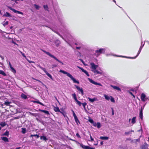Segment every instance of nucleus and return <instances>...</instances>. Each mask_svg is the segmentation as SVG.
<instances>
[{"label": "nucleus", "instance_id": "1", "mask_svg": "<svg viewBox=\"0 0 149 149\" xmlns=\"http://www.w3.org/2000/svg\"><path fill=\"white\" fill-rule=\"evenodd\" d=\"M90 65H91V71L95 74H99L102 73V72H100L96 70V69L98 67V65H95L93 63H91Z\"/></svg>", "mask_w": 149, "mask_h": 149}, {"label": "nucleus", "instance_id": "2", "mask_svg": "<svg viewBox=\"0 0 149 149\" xmlns=\"http://www.w3.org/2000/svg\"><path fill=\"white\" fill-rule=\"evenodd\" d=\"M59 72L64 74H66L68 77H70L73 81L74 83H77L78 84H79V82L78 81L76 80V79L69 73L61 70H59Z\"/></svg>", "mask_w": 149, "mask_h": 149}, {"label": "nucleus", "instance_id": "3", "mask_svg": "<svg viewBox=\"0 0 149 149\" xmlns=\"http://www.w3.org/2000/svg\"><path fill=\"white\" fill-rule=\"evenodd\" d=\"M106 49L105 48H100L96 51L95 55L97 56H99L101 54L105 52Z\"/></svg>", "mask_w": 149, "mask_h": 149}, {"label": "nucleus", "instance_id": "4", "mask_svg": "<svg viewBox=\"0 0 149 149\" xmlns=\"http://www.w3.org/2000/svg\"><path fill=\"white\" fill-rule=\"evenodd\" d=\"M45 53H46V54H47V55L55 59L57 61H58L59 62L61 63L62 65L63 64V63L61 61H59L58 59L55 56H54V55H52L51 54H50L49 52H47L45 50H42Z\"/></svg>", "mask_w": 149, "mask_h": 149}, {"label": "nucleus", "instance_id": "5", "mask_svg": "<svg viewBox=\"0 0 149 149\" xmlns=\"http://www.w3.org/2000/svg\"><path fill=\"white\" fill-rule=\"evenodd\" d=\"M104 97L105 99L107 100H110L113 103H114L115 100L114 98L112 96H108V95H106L104 94Z\"/></svg>", "mask_w": 149, "mask_h": 149}, {"label": "nucleus", "instance_id": "6", "mask_svg": "<svg viewBox=\"0 0 149 149\" xmlns=\"http://www.w3.org/2000/svg\"><path fill=\"white\" fill-rule=\"evenodd\" d=\"M8 8L11 10L13 11L14 13H16L18 14H21L22 15H23V13H22L21 12L18 11L17 10H16L13 8L11 7H8Z\"/></svg>", "mask_w": 149, "mask_h": 149}, {"label": "nucleus", "instance_id": "7", "mask_svg": "<svg viewBox=\"0 0 149 149\" xmlns=\"http://www.w3.org/2000/svg\"><path fill=\"white\" fill-rule=\"evenodd\" d=\"M88 80L89 81L91 82V83L95 85H98L100 86H102V85L100 83H97L95 81H94L93 80L91 79H90L89 78H88Z\"/></svg>", "mask_w": 149, "mask_h": 149}, {"label": "nucleus", "instance_id": "8", "mask_svg": "<svg viewBox=\"0 0 149 149\" xmlns=\"http://www.w3.org/2000/svg\"><path fill=\"white\" fill-rule=\"evenodd\" d=\"M141 100L143 102H145L147 100V98H146V95L144 93H142L141 94Z\"/></svg>", "mask_w": 149, "mask_h": 149}, {"label": "nucleus", "instance_id": "9", "mask_svg": "<svg viewBox=\"0 0 149 149\" xmlns=\"http://www.w3.org/2000/svg\"><path fill=\"white\" fill-rule=\"evenodd\" d=\"M75 86L76 87V88L81 93V94L82 95H83L84 94V91L83 90V89L79 87V86H77V85H75Z\"/></svg>", "mask_w": 149, "mask_h": 149}, {"label": "nucleus", "instance_id": "10", "mask_svg": "<svg viewBox=\"0 0 149 149\" xmlns=\"http://www.w3.org/2000/svg\"><path fill=\"white\" fill-rule=\"evenodd\" d=\"M77 67L81 69L82 71L84 72L89 77V75L88 73V72L86 70H84L83 68L80 67L79 66H77Z\"/></svg>", "mask_w": 149, "mask_h": 149}, {"label": "nucleus", "instance_id": "11", "mask_svg": "<svg viewBox=\"0 0 149 149\" xmlns=\"http://www.w3.org/2000/svg\"><path fill=\"white\" fill-rule=\"evenodd\" d=\"M141 52V51L139 50L138 52L137 55H136V56L134 57H127L125 56H118L120 57L126 58H132L134 59V58H135L139 55V54Z\"/></svg>", "mask_w": 149, "mask_h": 149}, {"label": "nucleus", "instance_id": "12", "mask_svg": "<svg viewBox=\"0 0 149 149\" xmlns=\"http://www.w3.org/2000/svg\"><path fill=\"white\" fill-rule=\"evenodd\" d=\"M111 86L114 89H116L120 91H121V89L119 87L113 85H111Z\"/></svg>", "mask_w": 149, "mask_h": 149}, {"label": "nucleus", "instance_id": "13", "mask_svg": "<svg viewBox=\"0 0 149 149\" xmlns=\"http://www.w3.org/2000/svg\"><path fill=\"white\" fill-rule=\"evenodd\" d=\"M54 110L55 112H60L61 113L63 114V112L60 111L59 108L57 107H54Z\"/></svg>", "mask_w": 149, "mask_h": 149}, {"label": "nucleus", "instance_id": "14", "mask_svg": "<svg viewBox=\"0 0 149 149\" xmlns=\"http://www.w3.org/2000/svg\"><path fill=\"white\" fill-rule=\"evenodd\" d=\"M3 16L5 17H11V15L10 13L6 12L3 15Z\"/></svg>", "mask_w": 149, "mask_h": 149}, {"label": "nucleus", "instance_id": "15", "mask_svg": "<svg viewBox=\"0 0 149 149\" xmlns=\"http://www.w3.org/2000/svg\"><path fill=\"white\" fill-rule=\"evenodd\" d=\"M136 122V117H134L131 119V123L132 124V125L135 124Z\"/></svg>", "mask_w": 149, "mask_h": 149}, {"label": "nucleus", "instance_id": "16", "mask_svg": "<svg viewBox=\"0 0 149 149\" xmlns=\"http://www.w3.org/2000/svg\"><path fill=\"white\" fill-rule=\"evenodd\" d=\"M1 139L6 142H8L9 141L8 138L4 136L2 137H1Z\"/></svg>", "mask_w": 149, "mask_h": 149}, {"label": "nucleus", "instance_id": "17", "mask_svg": "<svg viewBox=\"0 0 149 149\" xmlns=\"http://www.w3.org/2000/svg\"><path fill=\"white\" fill-rule=\"evenodd\" d=\"M143 109H141V110L140 111L139 113V117L141 119V120H142L143 119Z\"/></svg>", "mask_w": 149, "mask_h": 149}, {"label": "nucleus", "instance_id": "18", "mask_svg": "<svg viewBox=\"0 0 149 149\" xmlns=\"http://www.w3.org/2000/svg\"><path fill=\"white\" fill-rule=\"evenodd\" d=\"M88 99L89 100V101H90L91 102H93L95 101L96 100V98H91L88 97Z\"/></svg>", "mask_w": 149, "mask_h": 149}, {"label": "nucleus", "instance_id": "19", "mask_svg": "<svg viewBox=\"0 0 149 149\" xmlns=\"http://www.w3.org/2000/svg\"><path fill=\"white\" fill-rule=\"evenodd\" d=\"M81 146L84 149H89V146H86L82 144H80Z\"/></svg>", "mask_w": 149, "mask_h": 149}, {"label": "nucleus", "instance_id": "20", "mask_svg": "<svg viewBox=\"0 0 149 149\" xmlns=\"http://www.w3.org/2000/svg\"><path fill=\"white\" fill-rule=\"evenodd\" d=\"M89 135L90 136V138L89 139H87V140L89 141L92 142L93 141H94V139L92 138L90 134H89Z\"/></svg>", "mask_w": 149, "mask_h": 149}, {"label": "nucleus", "instance_id": "21", "mask_svg": "<svg viewBox=\"0 0 149 149\" xmlns=\"http://www.w3.org/2000/svg\"><path fill=\"white\" fill-rule=\"evenodd\" d=\"M109 137L108 136H101L100 139L102 140H107L109 139Z\"/></svg>", "mask_w": 149, "mask_h": 149}, {"label": "nucleus", "instance_id": "22", "mask_svg": "<svg viewBox=\"0 0 149 149\" xmlns=\"http://www.w3.org/2000/svg\"><path fill=\"white\" fill-rule=\"evenodd\" d=\"M40 139L41 140H43L44 141H46L47 140V139L46 138V136H41L40 137Z\"/></svg>", "mask_w": 149, "mask_h": 149}, {"label": "nucleus", "instance_id": "23", "mask_svg": "<svg viewBox=\"0 0 149 149\" xmlns=\"http://www.w3.org/2000/svg\"><path fill=\"white\" fill-rule=\"evenodd\" d=\"M132 132H134V131L132 130L130 131L125 132V134L126 135H128L130 134H131Z\"/></svg>", "mask_w": 149, "mask_h": 149}, {"label": "nucleus", "instance_id": "24", "mask_svg": "<svg viewBox=\"0 0 149 149\" xmlns=\"http://www.w3.org/2000/svg\"><path fill=\"white\" fill-rule=\"evenodd\" d=\"M11 103V102H9L8 101H6L5 102L4 104L6 106H9Z\"/></svg>", "mask_w": 149, "mask_h": 149}, {"label": "nucleus", "instance_id": "25", "mask_svg": "<svg viewBox=\"0 0 149 149\" xmlns=\"http://www.w3.org/2000/svg\"><path fill=\"white\" fill-rule=\"evenodd\" d=\"M21 97L22 98L26 99L27 98V96L24 94L22 93L21 95Z\"/></svg>", "mask_w": 149, "mask_h": 149}, {"label": "nucleus", "instance_id": "26", "mask_svg": "<svg viewBox=\"0 0 149 149\" xmlns=\"http://www.w3.org/2000/svg\"><path fill=\"white\" fill-rule=\"evenodd\" d=\"M9 41L10 42H12L14 44L16 45L17 46H18V45L14 41V39L12 38Z\"/></svg>", "mask_w": 149, "mask_h": 149}, {"label": "nucleus", "instance_id": "27", "mask_svg": "<svg viewBox=\"0 0 149 149\" xmlns=\"http://www.w3.org/2000/svg\"><path fill=\"white\" fill-rule=\"evenodd\" d=\"M72 95L75 101H76L77 100V98L76 95L75 93L72 94Z\"/></svg>", "mask_w": 149, "mask_h": 149}, {"label": "nucleus", "instance_id": "28", "mask_svg": "<svg viewBox=\"0 0 149 149\" xmlns=\"http://www.w3.org/2000/svg\"><path fill=\"white\" fill-rule=\"evenodd\" d=\"M40 110V111L44 112V113H45V114H49V111H47L43 110Z\"/></svg>", "mask_w": 149, "mask_h": 149}, {"label": "nucleus", "instance_id": "29", "mask_svg": "<svg viewBox=\"0 0 149 149\" xmlns=\"http://www.w3.org/2000/svg\"><path fill=\"white\" fill-rule=\"evenodd\" d=\"M1 74L4 76H6V74L5 73V72L2 70H0V74Z\"/></svg>", "mask_w": 149, "mask_h": 149}, {"label": "nucleus", "instance_id": "30", "mask_svg": "<svg viewBox=\"0 0 149 149\" xmlns=\"http://www.w3.org/2000/svg\"><path fill=\"white\" fill-rule=\"evenodd\" d=\"M10 68L11 71L13 72L15 74L16 73V71L15 69L13 67H11Z\"/></svg>", "mask_w": 149, "mask_h": 149}, {"label": "nucleus", "instance_id": "31", "mask_svg": "<svg viewBox=\"0 0 149 149\" xmlns=\"http://www.w3.org/2000/svg\"><path fill=\"white\" fill-rule=\"evenodd\" d=\"M46 74L47 75V76H48L52 80H53V78L52 75L48 72H47Z\"/></svg>", "mask_w": 149, "mask_h": 149}, {"label": "nucleus", "instance_id": "32", "mask_svg": "<svg viewBox=\"0 0 149 149\" xmlns=\"http://www.w3.org/2000/svg\"><path fill=\"white\" fill-rule=\"evenodd\" d=\"M74 118L76 122V123H77V124L78 125V123L80 124L79 122L77 117L76 118Z\"/></svg>", "mask_w": 149, "mask_h": 149}, {"label": "nucleus", "instance_id": "33", "mask_svg": "<svg viewBox=\"0 0 149 149\" xmlns=\"http://www.w3.org/2000/svg\"><path fill=\"white\" fill-rule=\"evenodd\" d=\"M0 125L2 127H3L6 125V123L4 122H1L0 123Z\"/></svg>", "mask_w": 149, "mask_h": 149}, {"label": "nucleus", "instance_id": "34", "mask_svg": "<svg viewBox=\"0 0 149 149\" xmlns=\"http://www.w3.org/2000/svg\"><path fill=\"white\" fill-rule=\"evenodd\" d=\"M146 145H143L141 147V149H148V148L147 146V144Z\"/></svg>", "mask_w": 149, "mask_h": 149}, {"label": "nucleus", "instance_id": "35", "mask_svg": "<svg viewBox=\"0 0 149 149\" xmlns=\"http://www.w3.org/2000/svg\"><path fill=\"white\" fill-rule=\"evenodd\" d=\"M96 125V127H97V128H100L101 127V125L100 123H97V124Z\"/></svg>", "mask_w": 149, "mask_h": 149}, {"label": "nucleus", "instance_id": "36", "mask_svg": "<svg viewBox=\"0 0 149 149\" xmlns=\"http://www.w3.org/2000/svg\"><path fill=\"white\" fill-rule=\"evenodd\" d=\"M22 132L23 134H25L26 132V129L25 128H22Z\"/></svg>", "mask_w": 149, "mask_h": 149}, {"label": "nucleus", "instance_id": "37", "mask_svg": "<svg viewBox=\"0 0 149 149\" xmlns=\"http://www.w3.org/2000/svg\"><path fill=\"white\" fill-rule=\"evenodd\" d=\"M75 101L77 102V104H78V105L80 106L81 104V103L80 101H78L77 100Z\"/></svg>", "mask_w": 149, "mask_h": 149}, {"label": "nucleus", "instance_id": "38", "mask_svg": "<svg viewBox=\"0 0 149 149\" xmlns=\"http://www.w3.org/2000/svg\"><path fill=\"white\" fill-rule=\"evenodd\" d=\"M88 120L89 122L92 124L94 122V121H93V120L91 118H89Z\"/></svg>", "mask_w": 149, "mask_h": 149}, {"label": "nucleus", "instance_id": "39", "mask_svg": "<svg viewBox=\"0 0 149 149\" xmlns=\"http://www.w3.org/2000/svg\"><path fill=\"white\" fill-rule=\"evenodd\" d=\"M81 104H82V106L84 107V109H86V105L87 104L85 102H84V103H82Z\"/></svg>", "mask_w": 149, "mask_h": 149}, {"label": "nucleus", "instance_id": "40", "mask_svg": "<svg viewBox=\"0 0 149 149\" xmlns=\"http://www.w3.org/2000/svg\"><path fill=\"white\" fill-rule=\"evenodd\" d=\"M34 6H35V8L36 9H39L40 7L39 6H38L36 5V4H34Z\"/></svg>", "mask_w": 149, "mask_h": 149}, {"label": "nucleus", "instance_id": "41", "mask_svg": "<svg viewBox=\"0 0 149 149\" xmlns=\"http://www.w3.org/2000/svg\"><path fill=\"white\" fill-rule=\"evenodd\" d=\"M40 68L45 72V73L47 72L45 68H43L42 67H40Z\"/></svg>", "mask_w": 149, "mask_h": 149}, {"label": "nucleus", "instance_id": "42", "mask_svg": "<svg viewBox=\"0 0 149 149\" xmlns=\"http://www.w3.org/2000/svg\"><path fill=\"white\" fill-rule=\"evenodd\" d=\"M8 134H9L8 132V131H6L4 133V134H3V135H7L8 136Z\"/></svg>", "mask_w": 149, "mask_h": 149}, {"label": "nucleus", "instance_id": "43", "mask_svg": "<svg viewBox=\"0 0 149 149\" xmlns=\"http://www.w3.org/2000/svg\"><path fill=\"white\" fill-rule=\"evenodd\" d=\"M72 111L73 112V116L74 117V118H75L77 117V116H76L75 113L74 111H73L72 110Z\"/></svg>", "mask_w": 149, "mask_h": 149}, {"label": "nucleus", "instance_id": "44", "mask_svg": "<svg viewBox=\"0 0 149 149\" xmlns=\"http://www.w3.org/2000/svg\"><path fill=\"white\" fill-rule=\"evenodd\" d=\"M26 60L30 63H35V62L34 61H29L27 58H26Z\"/></svg>", "mask_w": 149, "mask_h": 149}, {"label": "nucleus", "instance_id": "45", "mask_svg": "<svg viewBox=\"0 0 149 149\" xmlns=\"http://www.w3.org/2000/svg\"><path fill=\"white\" fill-rule=\"evenodd\" d=\"M8 22L6 21L5 22L4 24H3V25L4 26H6V25H8Z\"/></svg>", "mask_w": 149, "mask_h": 149}, {"label": "nucleus", "instance_id": "46", "mask_svg": "<svg viewBox=\"0 0 149 149\" xmlns=\"http://www.w3.org/2000/svg\"><path fill=\"white\" fill-rule=\"evenodd\" d=\"M36 102L37 103H38V104H41V105H42V106L44 105L41 102H40L39 101H36V102L35 101V102Z\"/></svg>", "mask_w": 149, "mask_h": 149}, {"label": "nucleus", "instance_id": "47", "mask_svg": "<svg viewBox=\"0 0 149 149\" xmlns=\"http://www.w3.org/2000/svg\"><path fill=\"white\" fill-rule=\"evenodd\" d=\"M44 8L46 10H48V6H47V5H44Z\"/></svg>", "mask_w": 149, "mask_h": 149}, {"label": "nucleus", "instance_id": "48", "mask_svg": "<svg viewBox=\"0 0 149 149\" xmlns=\"http://www.w3.org/2000/svg\"><path fill=\"white\" fill-rule=\"evenodd\" d=\"M33 79H34V80H36V81H38V82H40V83H42L41 82V81H40V80H38V79H35V78H34L33 77H32V78Z\"/></svg>", "mask_w": 149, "mask_h": 149}, {"label": "nucleus", "instance_id": "49", "mask_svg": "<svg viewBox=\"0 0 149 149\" xmlns=\"http://www.w3.org/2000/svg\"><path fill=\"white\" fill-rule=\"evenodd\" d=\"M21 54L23 56H24V57L26 58H26H26V56H25L24 54V53H23L22 52H21Z\"/></svg>", "mask_w": 149, "mask_h": 149}, {"label": "nucleus", "instance_id": "50", "mask_svg": "<svg viewBox=\"0 0 149 149\" xmlns=\"http://www.w3.org/2000/svg\"><path fill=\"white\" fill-rule=\"evenodd\" d=\"M76 136H77V137L78 138H81V136H80L79 135V133H77L76 134Z\"/></svg>", "mask_w": 149, "mask_h": 149}, {"label": "nucleus", "instance_id": "51", "mask_svg": "<svg viewBox=\"0 0 149 149\" xmlns=\"http://www.w3.org/2000/svg\"><path fill=\"white\" fill-rule=\"evenodd\" d=\"M93 125L95 126V127H96V124H97V123H95L94 122H93V123H92Z\"/></svg>", "mask_w": 149, "mask_h": 149}, {"label": "nucleus", "instance_id": "52", "mask_svg": "<svg viewBox=\"0 0 149 149\" xmlns=\"http://www.w3.org/2000/svg\"><path fill=\"white\" fill-rule=\"evenodd\" d=\"M112 115H114V110L113 109V108H112Z\"/></svg>", "mask_w": 149, "mask_h": 149}, {"label": "nucleus", "instance_id": "53", "mask_svg": "<svg viewBox=\"0 0 149 149\" xmlns=\"http://www.w3.org/2000/svg\"><path fill=\"white\" fill-rule=\"evenodd\" d=\"M143 45H142V46H141L140 47L139 50H140V51H141V49H142V48H143Z\"/></svg>", "mask_w": 149, "mask_h": 149}, {"label": "nucleus", "instance_id": "54", "mask_svg": "<svg viewBox=\"0 0 149 149\" xmlns=\"http://www.w3.org/2000/svg\"><path fill=\"white\" fill-rule=\"evenodd\" d=\"M57 66V65H52V68H55V67H56Z\"/></svg>", "mask_w": 149, "mask_h": 149}, {"label": "nucleus", "instance_id": "55", "mask_svg": "<svg viewBox=\"0 0 149 149\" xmlns=\"http://www.w3.org/2000/svg\"><path fill=\"white\" fill-rule=\"evenodd\" d=\"M129 93L131 94L134 97H135L134 95L132 94V93L131 92H129Z\"/></svg>", "mask_w": 149, "mask_h": 149}, {"label": "nucleus", "instance_id": "56", "mask_svg": "<svg viewBox=\"0 0 149 149\" xmlns=\"http://www.w3.org/2000/svg\"><path fill=\"white\" fill-rule=\"evenodd\" d=\"M98 141H97L96 143H94V145L95 146H97L98 145Z\"/></svg>", "mask_w": 149, "mask_h": 149}, {"label": "nucleus", "instance_id": "57", "mask_svg": "<svg viewBox=\"0 0 149 149\" xmlns=\"http://www.w3.org/2000/svg\"><path fill=\"white\" fill-rule=\"evenodd\" d=\"M9 66H10V68H11V67H13L12 66L10 63L9 62Z\"/></svg>", "mask_w": 149, "mask_h": 149}, {"label": "nucleus", "instance_id": "58", "mask_svg": "<svg viewBox=\"0 0 149 149\" xmlns=\"http://www.w3.org/2000/svg\"><path fill=\"white\" fill-rule=\"evenodd\" d=\"M89 149H95V148L89 147Z\"/></svg>", "mask_w": 149, "mask_h": 149}, {"label": "nucleus", "instance_id": "59", "mask_svg": "<svg viewBox=\"0 0 149 149\" xmlns=\"http://www.w3.org/2000/svg\"><path fill=\"white\" fill-rule=\"evenodd\" d=\"M76 48L77 49H80V47H76Z\"/></svg>", "mask_w": 149, "mask_h": 149}, {"label": "nucleus", "instance_id": "60", "mask_svg": "<svg viewBox=\"0 0 149 149\" xmlns=\"http://www.w3.org/2000/svg\"><path fill=\"white\" fill-rule=\"evenodd\" d=\"M8 38V39L10 40V39H11L12 38H11L9 36H8V38Z\"/></svg>", "mask_w": 149, "mask_h": 149}, {"label": "nucleus", "instance_id": "61", "mask_svg": "<svg viewBox=\"0 0 149 149\" xmlns=\"http://www.w3.org/2000/svg\"><path fill=\"white\" fill-rule=\"evenodd\" d=\"M100 144H101V145H103V141H101V142H100Z\"/></svg>", "mask_w": 149, "mask_h": 149}, {"label": "nucleus", "instance_id": "62", "mask_svg": "<svg viewBox=\"0 0 149 149\" xmlns=\"http://www.w3.org/2000/svg\"><path fill=\"white\" fill-rule=\"evenodd\" d=\"M89 139V136H86V139L87 140V139Z\"/></svg>", "mask_w": 149, "mask_h": 149}, {"label": "nucleus", "instance_id": "63", "mask_svg": "<svg viewBox=\"0 0 149 149\" xmlns=\"http://www.w3.org/2000/svg\"><path fill=\"white\" fill-rule=\"evenodd\" d=\"M131 120V119L130 118L129 120V123H130Z\"/></svg>", "mask_w": 149, "mask_h": 149}, {"label": "nucleus", "instance_id": "64", "mask_svg": "<svg viewBox=\"0 0 149 149\" xmlns=\"http://www.w3.org/2000/svg\"><path fill=\"white\" fill-rule=\"evenodd\" d=\"M20 148V147H18L16 149H19Z\"/></svg>", "mask_w": 149, "mask_h": 149}]
</instances>
